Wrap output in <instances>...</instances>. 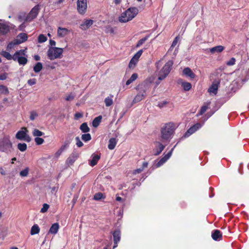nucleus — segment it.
<instances>
[{
    "label": "nucleus",
    "instance_id": "e2e57ef3",
    "mask_svg": "<svg viewBox=\"0 0 249 249\" xmlns=\"http://www.w3.org/2000/svg\"><path fill=\"white\" fill-rule=\"evenodd\" d=\"M7 76L5 74H2L0 75V80H3L6 79Z\"/></svg>",
    "mask_w": 249,
    "mask_h": 249
},
{
    "label": "nucleus",
    "instance_id": "bb28decb",
    "mask_svg": "<svg viewBox=\"0 0 249 249\" xmlns=\"http://www.w3.org/2000/svg\"><path fill=\"white\" fill-rule=\"evenodd\" d=\"M117 144V141L115 138H111L109 140L108 148L110 150H113Z\"/></svg>",
    "mask_w": 249,
    "mask_h": 249
},
{
    "label": "nucleus",
    "instance_id": "72a5a7b5",
    "mask_svg": "<svg viewBox=\"0 0 249 249\" xmlns=\"http://www.w3.org/2000/svg\"><path fill=\"white\" fill-rule=\"evenodd\" d=\"M138 78V74L137 73H133L130 78L127 80L126 82V85L128 86L130 85L131 83L135 81Z\"/></svg>",
    "mask_w": 249,
    "mask_h": 249
},
{
    "label": "nucleus",
    "instance_id": "5701e85b",
    "mask_svg": "<svg viewBox=\"0 0 249 249\" xmlns=\"http://www.w3.org/2000/svg\"><path fill=\"white\" fill-rule=\"evenodd\" d=\"M183 74L185 76L193 79L195 77V74L189 68H185L183 71Z\"/></svg>",
    "mask_w": 249,
    "mask_h": 249
},
{
    "label": "nucleus",
    "instance_id": "c9c22d12",
    "mask_svg": "<svg viewBox=\"0 0 249 249\" xmlns=\"http://www.w3.org/2000/svg\"><path fill=\"white\" fill-rule=\"evenodd\" d=\"M1 55L4 57L5 58H6L7 60H11V59H13L14 60V55L13 56H12L11 54L6 52V51H2L1 53Z\"/></svg>",
    "mask_w": 249,
    "mask_h": 249
},
{
    "label": "nucleus",
    "instance_id": "a211bd4d",
    "mask_svg": "<svg viewBox=\"0 0 249 249\" xmlns=\"http://www.w3.org/2000/svg\"><path fill=\"white\" fill-rule=\"evenodd\" d=\"M93 22V21L91 19H87L80 24V28L83 30H86L92 25Z\"/></svg>",
    "mask_w": 249,
    "mask_h": 249
},
{
    "label": "nucleus",
    "instance_id": "49530a36",
    "mask_svg": "<svg viewBox=\"0 0 249 249\" xmlns=\"http://www.w3.org/2000/svg\"><path fill=\"white\" fill-rule=\"evenodd\" d=\"M35 141L36 144L40 145L44 142V140L42 138L39 137H36L35 139Z\"/></svg>",
    "mask_w": 249,
    "mask_h": 249
},
{
    "label": "nucleus",
    "instance_id": "c85d7f7f",
    "mask_svg": "<svg viewBox=\"0 0 249 249\" xmlns=\"http://www.w3.org/2000/svg\"><path fill=\"white\" fill-rule=\"evenodd\" d=\"M102 119V117L101 116H99L94 118L92 121V126L94 127H97L101 123Z\"/></svg>",
    "mask_w": 249,
    "mask_h": 249
},
{
    "label": "nucleus",
    "instance_id": "1a4fd4ad",
    "mask_svg": "<svg viewBox=\"0 0 249 249\" xmlns=\"http://www.w3.org/2000/svg\"><path fill=\"white\" fill-rule=\"evenodd\" d=\"M23 53L22 50L16 52L14 54V60H17L20 65H24L27 62V59L25 57H23L21 55Z\"/></svg>",
    "mask_w": 249,
    "mask_h": 249
},
{
    "label": "nucleus",
    "instance_id": "4be33fe9",
    "mask_svg": "<svg viewBox=\"0 0 249 249\" xmlns=\"http://www.w3.org/2000/svg\"><path fill=\"white\" fill-rule=\"evenodd\" d=\"M10 30L9 27L5 23H0V34L5 35Z\"/></svg>",
    "mask_w": 249,
    "mask_h": 249
},
{
    "label": "nucleus",
    "instance_id": "680f3d73",
    "mask_svg": "<svg viewBox=\"0 0 249 249\" xmlns=\"http://www.w3.org/2000/svg\"><path fill=\"white\" fill-rule=\"evenodd\" d=\"M118 216L120 217V218H122L123 215V210H120L118 212Z\"/></svg>",
    "mask_w": 249,
    "mask_h": 249
},
{
    "label": "nucleus",
    "instance_id": "37998d69",
    "mask_svg": "<svg viewBox=\"0 0 249 249\" xmlns=\"http://www.w3.org/2000/svg\"><path fill=\"white\" fill-rule=\"evenodd\" d=\"M138 60H137L134 56L131 59L129 64V68H131L135 66L136 64L138 62Z\"/></svg>",
    "mask_w": 249,
    "mask_h": 249
},
{
    "label": "nucleus",
    "instance_id": "f704fd0d",
    "mask_svg": "<svg viewBox=\"0 0 249 249\" xmlns=\"http://www.w3.org/2000/svg\"><path fill=\"white\" fill-rule=\"evenodd\" d=\"M17 147L21 152H24L26 150L27 146L25 143H19L18 144Z\"/></svg>",
    "mask_w": 249,
    "mask_h": 249
},
{
    "label": "nucleus",
    "instance_id": "f8f14e48",
    "mask_svg": "<svg viewBox=\"0 0 249 249\" xmlns=\"http://www.w3.org/2000/svg\"><path fill=\"white\" fill-rule=\"evenodd\" d=\"M219 82L218 81L213 82L208 89V92L211 95H215L217 93Z\"/></svg>",
    "mask_w": 249,
    "mask_h": 249
},
{
    "label": "nucleus",
    "instance_id": "f3484780",
    "mask_svg": "<svg viewBox=\"0 0 249 249\" xmlns=\"http://www.w3.org/2000/svg\"><path fill=\"white\" fill-rule=\"evenodd\" d=\"M77 159V154L75 153H72L67 158V159L66 161V164L68 166H70L73 164V163L75 161V160H76Z\"/></svg>",
    "mask_w": 249,
    "mask_h": 249
},
{
    "label": "nucleus",
    "instance_id": "cd10ccee",
    "mask_svg": "<svg viewBox=\"0 0 249 249\" xmlns=\"http://www.w3.org/2000/svg\"><path fill=\"white\" fill-rule=\"evenodd\" d=\"M40 228L37 224L34 225L31 229L30 234L32 235L37 234L39 232Z\"/></svg>",
    "mask_w": 249,
    "mask_h": 249
},
{
    "label": "nucleus",
    "instance_id": "6e6d98bb",
    "mask_svg": "<svg viewBox=\"0 0 249 249\" xmlns=\"http://www.w3.org/2000/svg\"><path fill=\"white\" fill-rule=\"evenodd\" d=\"M105 32L106 33H107L113 34L114 33V30L110 26H108V27H106Z\"/></svg>",
    "mask_w": 249,
    "mask_h": 249
},
{
    "label": "nucleus",
    "instance_id": "dca6fc26",
    "mask_svg": "<svg viewBox=\"0 0 249 249\" xmlns=\"http://www.w3.org/2000/svg\"><path fill=\"white\" fill-rule=\"evenodd\" d=\"M145 91L144 89H142L139 91V93L134 97L132 103L135 104L142 101L145 97Z\"/></svg>",
    "mask_w": 249,
    "mask_h": 249
},
{
    "label": "nucleus",
    "instance_id": "bf43d9fd",
    "mask_svg": "<svg viewBox=\"0 0 249 249\" xmlns=\"http://www.w3.org/2000/svg\"><path fill=\"white\" fill-rule=\"evenodd\" d=\"M143 170V168H139L136 170H135L133 171V174H139L141 172H142V171Z\"/></svg>",
    "mask_w": 249,
    "mask_h": 249
},
{
    "label": "nucleus",
    "instance_id": "864d4df0",
    "mask_svg": "<svg viewBox=\"0 0 249 249\" xmlns=\"http://www.w3.org/2000/svg\"><path fill=\"white\" fill-rule=\"evenodd\" d=\"M37 116V114L35 111H32L30 114V119L31 120H34L36 118Z\"/></svg>",
    "mask_w": 249,
    "mask_h": 249
},
{
    "label": "nucleus",
    "instance_id": "473e14b6",
    "mask_svg": "<svg viewBox=\"0 0 249 249\" xmlns=\"http://www.w3.org/2000/svg\"><path fill=\"white\" fill-rule=\"evenodd\" d=\"M80 129L84 133H87L89 131V128L88 127L86 123L82 124L80 125Z\"/></svg>",
    "mask_w": 249,
    "mask_h": 249
},
{
    "label": "nucleus",
    "instance_id": "9d476101",
    "mask_svg": "<svg viewBox=\"0 0 249 249\" xmlns=\"http://www.w3.org/2000/svg\"><path fill=\"white\" fill-rule=\"evenodd\" d=\"M202 125L199 123H197L191 126L184 134L181 139L186 138L189 137L190 135L194 133L198 129L200 128Z\"/></svg>",
    "mask_w": 249,
    "mask_h": 249
},
{
    "label": "nucleus",
    "instance_id": "a19ab883",
    "mask_svg": "<svg viewBox=\"0 0 249 249\" xmlns=\"http://www.w3.org/2000/svg\"><path fill=\"white\" fill-rule=\"evenodd\" d=\"M43 134L44 133L42 132L37 129H35L33 131V135L35 137H40L42 136Z\"/></svg>",
    "mask_w": 249,
    "mask_h": 249
},
{
    "label": "nucleus",
    "instance_id": "de8ad7c7",
    "mask_svg": "<svg viewBox=\"0 0 249 249\" xmlns=\"http://www.w3.org/2000/svg\"><path fill=\"white\" fill-rule=\"evenodd\" d=\"M103 196V194L101 193H98L94 195V199L96 200H100Z\"/></svg>",
    "mask_w": 249,
    "mask_h": 249
},
{
    "label": "nucleus",
    "instance_id": "f257e3e1",
    "mask_svg": "<svg viewBox=\"0 0 249 249\" xmlns=\"http://www.w3.org/2000/svg\"><path fill=\"white\" fill-rule=\"evenodd\" d=\"M177 125L172 122L165 124L160 129V140L162 142H169L173 138Z\"/></svg>",
    "mask_w": 249,
    "mask_h": 249
},
{
    "label": "nucleus",
    "instance_id": "69168bd1",
    "mask_svg": "<svg viewBox=\"0 0 249 249\" xmlns=\"http://www.w3.org/2000/svg\"><path fill=\"white\" fill-rule=\"evenodd\" d=\"M147 166H148V162L144 161L142 163V167L141 168H143V169H144L145 168H146L147 167Z\"/></svg>",
    "mask_w": 249,
    "mask_h": 249
},
{
    "label": "nucleus",
    "instance_id": "4c0bfd02",
    "mask_svg": "<svg viewBox=\"0 0 249 249\" xmlns=\"http://www.w3.org/2000/svg\"><path fill=\"white\" fill-rule=\"evenodd\" d=\"M81 139L84 142H87L91 140V137L89 133H87L83 134Z\"/></svg>",
    "mask_w": 249,
    "mask_h": 249
},
{
    "label": "nucleus",
    "instance_id": "2eb2a0df",
    "mask_svg": "<svg viewBox=\"0 0 249 249\" xmlns=\"http://www.w3.org/2000/svg\"><path fill=\"white\" fill-rule=\"evenodd\" d=\"M27 39V35L25 33H20L14 40V44H19L25 41Z\"/></svg>",
    "mask_w": 249,
    "mask_h": 249
},
{
    "label": "nucleus",
    "instance_id": "09e8293b",
    "mask_svg": "<svg viewBox=\"0 0 249 249\" xmlns=\"http://www.w3.org/2000/svg\"><path fill=\"white\" fill-rule=\"evenodd\" d=\"M49 208V205L47 204H44L43 205V207L42 208H41V210H40V212L42 213H44L45 212H46L48 209Z\"/></svg>",
    "mask_w": 249,
    "mask_h": 249
},
{
    "label": "nucleus",
    "instance_id": "c03bdc74",
    "mask_svg": "<svg viewBox=\"0 0 249 249\" xmlns=\"http://www.w3.org/2000/svg\"><path fill=\"white\" fill-rule=\"evenodd\" d=\"M179 39V37L177 36L175 37L174 41L172 42V44L170 47V50H171L172 48L175 47V46L177 44Z\"/></svg>",
    "mask_w": 249,
    "mask_h": 249
},
{
    "label": "nucleus",
    "instance_id": "052dcab7",
    "mask_svg": "<svg viewBox=\"0 0 249 249\" xmlns=\"http://www.w3.org/2000/svg\"><path fill=\"white\" fill-rule=\"evenodd\" d=\"M83 116V114L80 112H77L75 114L74 118L75 119H78L81 118Z\"/></svg>",
    "mask_w": 249,
    "mask_h": 249
},
{
    "label": "nucleus",
    "instance_id": "39448f33",
    "mask_svg": "<svg viewBox=\"0 0 249 249\" xmlns=\"http://www.w3.org/2000/svg\"><path fill=\"white\" fill-rule=\"evenodd\" d=\"M63 52V49L61 48L52 47L47 51L48 58L52 60L60 58Z\"/></svg>",
    "mask_w": 249,
    "mask_h": 249
},
{
    "label": "nucleus",
    "instance_id": "ddd939ff",
    "mask_svg": "<svg viewBox=\"0 0 249 249\" xmlns=\"http://www.w3.org/2000/svg\"><path fill=\"white\" fill-rule=\"evenodd\" d=\"M155 147L153 150V153L154 155L157 156L160 155L165 148L160 142H156L155 143Z\"/></svg>",
    "mask_w": 249,
    "mask_h": 249
},
{
    "label": "nucleus",
    "instance_id": "ea45409f",
    "mask_svg": "<svg viewBox=\"0 0 249 249\" xmlns=\"http://www.w3.org/2000/svg\"><path fill=\"white\" fill-rule=\"evenodd\" d=\"M29 168L26 167L24 170H22L20 172L19 175L22 177H27L29 174Z\"/></svg>",
    "mask_w": 249,
    "mask_h": 249
},
{
    "label": "nucleus",
    "instance_id": "6e6552de",
    "mask_svg": "<svg viewBox=\"0 0 249 249\" xmlns=\"http://www.w3.org/2000/svg\"><path fill=\"white\" fill-rule=\"evenodd\" d=\"M87 9V0H77V9L80 14L84 15Z\"/></svg>",
    "mask_w": 249,
    "mask_h": 249
},
{
    "label": "nucleus",
    "instance_id": "58836bf2",
    "mask_svg": "<svg viewBox=\"0 0 249 249\" xmlns=\"http://www.w3.org/2000/svg\"><path fill=\"white\" fill-rule=\"evenodd\" d=\"M9 91L8 88L3 85H0V94H8Z\"/></svg>",
    "mask_w": 249,
    "mask_h": 249
},
{
    "label": "nucleus",
    "instance_id": "4468645a",
    "mask_svg": "<svg viewBox=\"0 0 249 249\" xmlns=\"http://www.w3.org/2000/svg\"><path fill=\"white\" fill-rule=\"evenodd\" d=\"M71 33V30L66 28L58 27L57 35L60 38H63Z\"/></svg>",
    "mask_w": 249,
    "mask_h": 249
},
{
    "label": "nucleus",
    "instance_id": "a878e982",
    "mask_svg": "<svg viewBox=\"0 0 249 249\" xmlns=\"http://www.w3.org/2000/svg\"><path fill=\"white\" fill-rule=\"evenodd\" d=\"M72 139L70 137L67 138L66 140L63 143L60 147V148L63 151H65L69 146L70 143L71 142Z\"/></svg>",
    "mask_w": 249,
    "mask_h": 249
},
{
    "label": "nucleus",
    "instance_id": "e433bc0d",
    "mask_svg": "<svg viewBox=\"0 0 249 249\" xmlns=\"http://www.w3.org/2000/svg\"><path fill=\"white\" fill-rule=\"evenodd\" d=\"M149 35L146 36L144 37L141 39L137 43L136 47L137 48L140 47L142 45L149 37Z\"/></svg>",
    "mask_w": 249,
    "mask_h": 249
},
{
    "label": "nucleus",
    "instance_id": "c756f323",
    "mask_svg": "<svg viewBox=\"0 0 249 249\" xmlns=\"http://www.w3.org/2000/svg\"><path fill=\"white\" fill-rule=\"evenodd\" d=\"M113 96L110 95L109 96L106 97L105 99V103L106 107H109L113 104Z\"/></svg>",
    "mask_w": 249,
    "mask_h": 249
},
{
    "label": "nucleus",
    "instance_id": "774afa93",
    "mask_svg": "<svg viewBox=\"0 0 249 249\" xmlns=\"http://www.w3.org/2000/svg\"><path fill=\"white\" fill-rule=\"evenodd\" d=\"M166 104H167L166 101H163L162 102H161V103H160V104H159V106L160 107H163L164 105H166Z\"/></svg>",
    "mask_w": 249,
    "mask_h": 249
},
{
    "label": "nucleus",
    "instance_id": "2f4dec72",
    "mask_svg": "<svg viewBox=\"0 0 249 249\" xmlns=\"http://www.w3.org/2000/svg\"><path fill=\"white\" fill-rule=\"evenodd\" d=\"M42 68L43 66L42 63L40 62H37L34 67L33 70L35 72L38 73L41 71V70L42 69Z\"/></svg>",
    "mask_w": 249,
    "mask_h": 249
},
{
    "label": "nucleus",
    "instance_id": "5fc2aeb1",
    "mask_svg": "<svg viewBox=\"0 0 249 249\" xmlns=\"http://www.w3.org/2000/svg\"><path fill=\"white\" fill-rule=\"evenodd\" d=\"M36 79H30L29 80H28V84L30 85V86H33L35 84H36Z\"/></svg>",
    "mask_w": 249,
    "mask_h": 249
},
{
    "label": "nucleus",
    "instance_id": "13d9d810",
    "mask_svg": "<svg viewBox=\"0 0 249 249\" xmlns=\"http://www.w3.org/2000/svg\"><path fill=\"white\" fill-rule=\"evenodd\" d=\"M63 151H64L60 148L55 153V157L56 158H58Z\"/></svg>",
    "mask_w": 249,
    "mask_h": 249
},
{
    "label": "nucleus",
    "instance_id": "338daca9",
    "mask_svg": "<svg viewBox=\"0 0 249 249\" xmlns=\"http://www.w3.org/2000/svg\"><path fill=\"white\" fill-rule=\"evenodd\" d=\"M50 44L52 46H55V44H56V42L55 41L53 40H50Z\"/></svg>",
    "mask_w": 249,
    "mask_h": 249
},
{
    "label": "nucleus",
    "instance_id": "a18cd8bd",
    "mask_svg": "<svg viewBox=\"0 0 249 249\" xmlns=\"http://www.w3.org/2000/svg\"><path fill=\"white\" fill-rule=\"evenodd\" d=\"M235 59L234 57H232L226 62V64L229 66H233L235 64Z\"/></svg>",
    "mask_w": 249,
    "mask_h": 249
},
{
    "label": "nucleus",
    "instance_id": "6ab92c4d",
    "mask_svg": "<svg viewBox=\"0 0 249 249\" xmlns=\"http://www.w3.org/2000/svg\"><path fill=\"white\" fill-rule=\"evenodd\" d=\"M222 233L218 230H214L212 233V237L215 241H220L222 239Z\"/></svg>",
    "mask_w": 249,
    "mask_h": 249
},
{
    "label": "nucleus",
    "instance_id": "79ce46f5",
    "mask_svg": "<svg viewBox=\"0 0 249 249\" xmlns=\"http://www.w3.org/2000/svg\"><path fill=\"white\" fill-rule=\"evenodd\" d=\"M47 37L43 34H41V35H39V36L38 37V43H41L45 42V41H47Z\"/></svg>",
    "mask_w": 249,
    "mask_h": 249
},
{
    "label": "nucleus",
    "instance_id": "412c9836",
    "mask_svg": "<svg viewBox=\"0 0 249 249\" xmlns=\"http://www.w3.org/2000/svg\"><path fill=\"white\" fill-rule=\"evenodd\" d=\"M224 50V47L221 45H218L214 47L209 49L210 52L212 53H219L222 52Z\"/></svg>",
    "mask_w": 249,
    "mask_h": 249
},
{
    "label": "nucleus",
    "instance_id": "7c9ffc66",
    "mask_svg": "<svg viewBox=\"0 0 249 249\" xmlns=\"http://www.w3.org/2000/svg\"><path fill=\"white\" fill-rule=\"evenodd\" d=\"M181 86L185 91H189L192 88V85L190 83L187 82H181Z\"/></svg>",
    "mask_w": 249,
    "mask_h": 249
},
{
    "label": "nucleus",
    "instance_id": "7ed1b4c3",
    "mask_svg": "<svg viewBox=\"0 0 249 249\" xmlns=\"http://www.w3.org/2000/svg\"><path fill=\"white\" fill-rule=\"evenodd\" d=\"M173 65V62L172 61H168L158 72V79L159 82H156L157 85L159 84L160 81L164 80L168 76L171 70Z\"/></svg>",
    "mask_w": 249,
    "mask_h": 249
},
{
    "label": "nucleus",
    "instance_id": "20e7f679",
    "mask_svg": "<svg viewBox=\"0 0 249 249\" xmlns=\"http://www.w3.org/2000/svg\"><path fill=\"white\" fill-rule=\"evenodd\" d=\"M13 150V144L8 135H5L0 142V151L7 154L11 153Z\"/></svg>",
    "mask_w": 249,
    "mask_h": 249
},
{
    "label": "nucleus",
    "instance_id": "aec40b11",
    "mask_svg": "<svg viewBox=\"0 0 249 249\" xmlns=\"http://www.w3.org/2000/svg\"><path fill=\"white\" fill-rule=\"evenodd\" d=\"M91 158L92 159L89 160V163L91 166L93 167L97 164L98 161L100 159V156L97 154H92Z\"/></svg>",
    "mask_w": 249,
    "mask_h": 249
},
{
    "label": "nucleus",
    "instance_id": "393cba45",
    "mask_svg": "<svg viewBox=\"0 0 249 249\" xmlns=\"http://www.w3.org/2000/svg\"><path fill=\"white\" fill-rule=\"evenodd\" d=\"M59 228V224L57 223H54L51 227L49 232L51 234H55L57 233Z\"/></svg>",
    "mask_w": 249,
    "mask_h": 249
},
{
    "label": "nucleus",
    "instance_id": "0eeeda50",
    "mask_svg": "<svg viewBox=\"0 0 249 249\" xmlns=\"http://www.w3.org/2000/svg\"><path fill=\"white\" fill-rule=\"evenodd\" d=\"M38 6H36L33 8H32L28 15L26 16L24 18H22L21 16H19L18 19L20 21L24 20L25 21H31L36 17L38 13Z\"/></svg>",
    "mask_w": 249,
    "mask_h": 249
},
{
    "label": "nucleus",
    "instance_id": "b1692460",
    "mask_svg": "<svg viewBox=\"0 0 249 249\" xmlns=\"http://www.w3.org/2000/svg\"><path fill=\"white\" fill-rule=\"evenodd\" d=\"M113 241L115 244H118L121 239V232L119 230H116L113 233Z\"/></svg>",
    "mask_w": 249,
    "mask_h": 249
},
{
    "label": "nucleus",
    "instance_id": "423d86ee",
    "mask_svg": "<svg viewBox=\"0 0 249 249\" xmlns=\"http://www.w3.org/2000/svg\"><path fill=\"white\" fill-rule=\"evenodd\" d=\"M28 132L26 127H22L20 130L18 131L16 134V138L19 140L30 142L31 141V138L28 134Z\"/></svg>",
    "mask_w": 249,
    "mask_h": 249
},
{
    "label": "nucleus",
    "instance_id": "f03ea898",
    "mask_svg": "<svg viewBox=\"0 0 249 249\" xmlns=\"http://www.w3.org/2000/svg\"><path fill=\"white\" fill-rule=\"evenodd\" d=\"M139 10L136 7H130L122 13L119 18L121 22L125 23L131 20L138 14Z\"/></svg>",
    "mask_w": 249,
    "mask_h": 249
},
{
    "label": "nucleus",
    "instance_id": "0e129e2a",
    "mask_svg": "<svg viewBox=\"0 0 249 249\" xmlns=\"http://www.w3.org/2000/svg\"><path fill=\"white\" fill-rule=\"evenodd\" d=\"M161 61V60H160L156 63V67L157 69H159L160 68V66Z\"/></svg>",
    "mask_w": 249,
    "mask_h": 249
},
{
    "label": "nucleus",
    "instance_id": "603ef678",
    "mask_svg": "<svg viewBox=\"0 0 249 249\" xmlns=\"http://www.w3.org/2000/svg\"><path fill=\"white\" fill-rule=\"evenodd\" d=\"M143 52V50H139L133 56L137 59L139 60L140 56L142 55Z\"/></svg>",
    "mask_w": 249,
    "mask_h": 249
},
{
    "label": "nucleus",
    "instance_id": "8fccbe9b",
    "mask_svg": "<svg viewBox=\"0 0 249 249\" xmlns=\"http://www.w3.org/2000/svg\"><path fill=\"white\" fill-rule=\"evenodd\" d=\"M208 107L206 106H203L201 107L199 112L198 113L197 116L202 115L207 109Z\"/></svg>",
    "mask_w": 249,
    "mask_h": 249
},
{
    "label": "nucleus",
    "instance_id": "3c124183",
    "mask_svg": "<svg viewBox=\"0 0 249 249\" xmlns=\"http://www.w3.org/2000/svg\"><path fill=\"white\" fill-rule=\"evenodd\" d=\"M75 140L76 142V144L78 147H81L83 145V142L81 141L78 137H76Z\"/></svg>",
    "mask_w": 249,
    "mask_h": 249
},
{
    "label": "nucleus",
    "instance_id": "4d7b16f0",
    "mask_svg": "<svg viewBox=\"0 0 249 249\" xmlns=\"http://www.w3.org/2000/svg\"><path fill=\"white\" fill-rule=\"evenodd\" d=\"M74 97V95L72 94V93H71L66 96L65 100L66 101H71L73 99Z\"/></svg>",
    "mask_w": 249,
    "mask_h": 249
},
{
    "label": "nucleus",
    "instance_id": "9b49d317",
    "mask_svg": "<svg viewBox=\"0 0 249 249\" xmlns=\"http://www.w3.org/2000/svg\"><path fill=\"white\" fill-rule=\"evenodd\" d=\"M178 143L174 146L173 148L166 155H165L163 157H162L156 164L155 167L158 168L162 165L171 156L173 151L177 146Z\"/></svg>",
    "mask_w": 249,
    "mask_h": 249
}]
</instances>
